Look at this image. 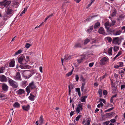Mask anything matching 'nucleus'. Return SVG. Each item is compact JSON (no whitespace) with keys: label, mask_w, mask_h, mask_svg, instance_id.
<instances>
[{"label":"nucleus","mask_w":125,"mask_h":125,"mask_svg":"<svg viewBox=\"0 0 125 125\" xmlns=\"http://www.w3.org/2000/svg\"><path fill=\"white\" fill-rule=\"evenodd\" d=\"M121 54L122 52L121 51H120L118 52V54H117L116 55L118 57Z\"/></svg>","instance_id":"nucleus-60"},{"label":"nucleus","mask_w":125,"mask_h":125,"mask_svg":"<svg viewBox=\"0 0 125 125\" xmlns=\"http://www.w3.org/2000/svg\"><path fill=\"white\" fill-rule=\"evenodd\" d=\"M117 12L116 10L115 9H114L113 11L112 14H111V15L112 17H113L116 16Z\"/></svg>","instance_id":"nucleus-19"},{"label":"nucleus","mask_w":125,"mask_h":125,"mask_svg":"<svg viewBox=\"0 0 125 125\" xmlns=\"http://www.w3.org/2000/svg\"><path fill=\"white\" fill-rule=\"evenodd\" d=\"M75 79L76 81H78L79 79V77L78 75H75Z\"/></svg>","instance_id":"nucleus-51"},{"label":"nucleus","mask_w":125,"mask_h":125,"mask_svg":"<svg viewBox=\"0 0 125 125\" xmlns=\"http://www.w3.org/2000/svg\"><path fill=\"white\" fill-rule=\"evenodd\" d=\"M18 61L21 64H25L26 62L25 58L23 55H21L18 58Z\"/></svg>","instance_id":"nucleus-1"},{"label":"nucleus","mask_w":125,"mask_h":125,"mask_svg":"<svg viewBox=\"0 0 125 125\" xmlns=\"http://www.w3.org/2000/svg\"><path fill=\"white\" fill-rule=\"evenodd\" d=\"M42 66H41L40 67L39 69L40 71L42 73Z\"/></svg>","instance_id":"nucleus-62"},{"label":"nucleus","mask_w":125,"mask_h":125,"mask_svg":"<svg viewBox=\"0 0 125 125\" xmlns=\"http://www.w3.org/2000/svg\"><path fill=\"white\" fill-rule=\"evenodd\" d=\"M119 66L120 67H122L123 66V63L122 62H119Z\"/></svg>","instance_id":"nucleus-55"},{"label":"nucleus","mask_w":125,"mask_h":125,"mask_svg":"<svg viewBox=\"0 0 125 125\" xmlns=\"http://www.w3.org/2000/svg\"><path fill=\"white\" fill-rule=\"evenodd\" d=\"M11 1H3L0 2V5L1 6H4V7H8L9 5L10 4Z\"/></svg>","instance_id":"nucleus-5"},{"label":"nucleus","mask_w":125,"mask_h":125,"mask_svg":"<svg viewBox=\"0 0 125 125\" xmlns=\"http://www.w3.org/2000/svg\"><path fill=\"white\" fill-rule=\"evenodd\" d=\"M0 81L2 82H6L7 81V78L4 75H0Z\"/></svg>","instance_id":"nucleus-8"},{"label":"nucleus","mask_w":125,"mask_h":125,"mask_svg":"<svg viewBox=\"0 0 125 125\" xmlns=\"http://www.w3.org/2000/svg\"><path fill=\"white\" fill-rule=\"evenodd\" d=\"M13 105L14 107L15 108H19L20 106V104L17 102H16L14 103Z\"/></svg>","instance_id":"nucleus-23"},{"label":"nucleus","mask_w":125,"mask_h":125,"mask_svg":"<svg viewBox=\"0 0 125 125\" xmlns=\"http://www.w3.org/2000/svg\"><path fill=\"white\" fill-rule=\"evenodd\" d=\"M119 49V48L118 47H115L114 48V51H116Z\"/></svg>","instance_id":"nucleus-44"},{"label":"nucleus","mask_w":125,"mask_h":125,"mask_svg":"<svg viewBox=\"0 0 125 125\" xmlns=\"http://www.w3.org/2000/svg\"><path fill=\"white\" fill-rule=\"evenodd\" d=\"M121 42V40L119 37H115L112 40V43L119 45Z\"/></svg>","instance_id":"nucleus-3"},{"label":"nucleus","mask_w":125,"mask_h":125,"mask_svg":"<svg viewBox=\"0 0 125 125\" xmlns=\"http://www.w3.org/2000/svg\"><path fill=\"white\" fill-rule=\"evenodd\" d=\"M94 64V62H92L90 63L89 64V66L90 67H92L93 65Z\"/></svg>","instance_id":"nucleus-54"},{"label":"nucleus","mask_w":125,"mask_h":125,"mask_svg":"<svg viewBox=\"0 0 125 125\" xmlns=\"http://www.w3.org/2000/svg\"><path fill=\"white\" fill-rule=\"evenodd\" d=\"M103 106L104 104L102 102H101L100 104H98L97 105V107L98 108H100L101 106L102 107H103Z\"/></svg>","instance_id":"nucleus-35"},{"label":"nucleus","mask_w":125,"mask_h":125,"mask_svg":"<svg viewBox=\"0 0 125 125\" xmlns=\"http://www.w3.org/2000/svg\"><path fill=\"white\" fill-rule=\"evenodd\" d=\"M8 82L9 83L10 85L12 87L15 88H17L18 87V85L17 83L11 79L8 81Z\"/></svg>","instance_id":"nucleus-2"},{"label":"nucleus","mask_w":125,"mask_h":125,"mask_svg":"<svg viewBox=\"0 0 125 125\" xmlns=\"http://www.w3.org/2000/svg\"><path fill=\"white\" fill-rule=\"evenodd\" d=\"M23 109L24 110L27 111L30 108V105L28 104L26 105H24L22 106Z\"/></svg>","instance_id":"nucleus-17"},{"label":"nucleus","mask_w":125,"mask_h":125,"mask_svg":"<svg viewBox=\"0 0 125 125\" xmlns=\"http://www.w3.org/2000/svg\"><path fill=\"white\" fill-rule=\"evenodd\" d=\"M81 44L80 43H76L74 46V48H77L81 47Z\"/></svg>","instance_id":"nucleus-24"},{"label":"nucleus","mask_w":125,"mask_h":125,"mask_svg":"<svg viewBox=\"0 0 125 125\" xmlns=\"http://www.w3.org/2000/svg\"><path fill=\"white\" fill-rule=\"evenodd\" d=\"M107 76L106 73H105V74L103 75V76H101L100 77V78L101 79H103L106 77Z\"/></svg>","instance_id":"nucleus-46"},{"label":"nucleus","mask_w":125,"mask_h":125,"mask_svg":"<svg viewBox=\"0 0 125 125\" xmlns=\"http://www.w3.org/2000/svg\"><path fill=\"white\" fill-rule=\"evenodd\" d=\"M108 61V58L106 57L103 58L100 61L101 65H104Z\"/></svg>","instance_id":"nucleus-7"},{"label":"nucleus","mask_w":125,"mask_h":125,"mask_svg":"<svg viewBox=\"0 0 125 125\" xmlns=\"http://www.w3.org/2000/svg\"><path fill=\"white\" fill-rule=\"evenodd\" d=\"M5 68L3 67H0V73H3V70L5 69Z\"/></svg>","instance_id":"nucleus-30"},{"label":"nucleus","mask_w":125,"mask_h":125,"mask_svg":"<svg viewBox=\"0 0 125 125\" xmlns=\"http://www.w3.org/2000/svg\"><path fill=\"white\" fill-rule=\"evenodd\" d=\"M102 91L101 89H100L99 90L98 93L100 97H101L102 96Z\"/></svg>","instance_id":"nucleus-38"},{"label":"nucleus","mask_w":125,"mask_h":125,"mask_svg":"<svg viewBox=\"0 0 125 125\" xmlns=\"http://www.w3.org/2000/svg\"><path fill=\"white\" fill-rule=\"evenodd\" d=\"M86 56L85 55H81L80 58L77 60L78 63L79 64L83 62V61L85 59Z\"/></svg>","instance_id":"nucleus-6"},{"label":"nucleus","mask_w":125,"mask_h":125,"mask_svg":"<svg viewBox=\"0 0 125 125\" xmlns=\"http://www.w3.org/2000/svg\"><path fill=\"white\" fill-rule=\"evenodd\" d=\"M125 87V85H122L121 86V89L122 90L123 88Z\"/></svg>","instance_id":"nucleus-64"},{"label":"nucleus","mask_w":125,"mask_h":125,"mask_svg":"<svg viewBox=\"0 0 125 125\" xmlns=\"http://www.w3.org/2000/svg\"><path fill=\"white\" fill-rule=\"evenodd\" d=\"M29 71H30V72H31V73L30 74V76H28V77H27H27H26V78L27 79H28L34 73V71L33 70H29Z\"/></svg>","instance_id":"nucleus-32"},{"label":"nucleus","mask_w":125,"mask_h":125,"mask_svg":"<svg viewBox=\"0 0 125 125\" xmlns=\"http://www.w3.org/2000/svg\"><path fill=\"white\" fill-rule=\"evenodd\" d=\"M43 23H44L43 22H42L41 23L40 25L39 26H38V27H35V29H36V28H37L38 27H40V26H41L42 25H43Z\"/></svg>","instance_id":"nucleus-59"},{"label":"nucleus","mask_w":125,"mask_h":125,"mask_svg":"<svg viewBox=\"0 0 125 125\" xmlns=\"http://www.w3.org/2000/svg\"><path fill=\"white\" fill-rule=\"evenodd\" d=\"M28 86L29 88L31 89H35L36 88V86L33 81H32L31 83H30Z\"/></svg>","instance_id":"nucleus-10"},{"label":"nucleus","mask_w":125,"mask_h":125,"mask_svg":"<svg viewBox=\"0 0 125 125\" xmlns=\"http://www.w3.org/2000/svg\"><path fill=\"white\" fill-rule=\"evenodd\" d=\"M73 69L74 68H73V69L71 71L69 72L68 73H67L66 74V75L68 77L71 75L72 74V73L73 72Z\"/></svg>","instance_id":"nucleus-34"},{"label":"nucleus","mask_w":125,"mask_h":125,"mask_svg":"<svg viewBox=\"0 0 125 125\" xmlns=\"http://www.w3.org/2000/svg\"><path fill=\"white\" fill-rule=\"evenodd\" d=\"M69 95L71 93V89H70V85H69Z\"/></svg>","instance_id":"nucleus-53"},{"label":"nucleus","mask_w":125,"mask_h":125,"mask_svg":"<svg viewBox=\"0 0 125 125\" xmlns=\"http://www.w3.org/2000/svg\"><path fill=\"white\" fill-rule=\"evenodd\" d=\"M20 67L22 69H29L31 68V66L28 65H21Z\"/></svg>","instance_id":"nucleus-16"},{"label":"nucleus","mask_w":125,"mask_h":125,"mask_svg":"<svg viewBox=\"0 0 125 125\" xmlns=\"http://www.w3.org/2000/svg\"><path fill=\"white\" fill-rule=\"evenodd\" d=\"M29 86H28L26 88V91L28 94L30 92V89Z\"/></svg>","instance_id":"nucleus-39"},{"label":"nucleus","mask_w":125,"mask_h":125,"mask_svg":"<svg viewBox=\"0 0 125 125\" xmlns=\"http://www.w3.org/2000/svg\"><path fill=\"white\" fill-rule=\"evenodd\" d=\"M104 26L107 30V29H109V28L111 26V24H110L109 21H107L105 23Z\"/></svg>","instance_id":"nucleus-18"},{"label":"nucleus","mask_w":125,"mask_h":125,"mask_svg":"<svg viewBox=\"0 0 125 125\" xmlns=\"http://www.w3.org/2000/svg\"><path fill=\"white\" fill-rule=\"evenodd\" d=\"M15 65V61L13 60L11 61L9 63V66L10 67H13Z\"/></svg>","instance_id":"nucleus-21"},{"label":"nucleus","mask_w":125,"mask_h":125,"mask_svg":"<svg viewBox=\"0 0 125 125\" xmlns=\"http://www.w3.org/2000/svg\"><path fill=\"white\" fill-rule=\"evenodd\" d=\"M35 96H34L32 94H31L30 96L29 97V98L31 101H33Z\"/></svg>","instance_id":"nucleus-20"},{"label":"nucleus","mask_w":125,"mask_h":125,"mask_svg":"<svg viewBox=\"0 0 125 125\" xmlns=\"http://www.w3.org/2000/svg\"><path fill=\"white\" fill-rule=\"evenodd\" d=\"M103 94L104 95H106L107 94V91L106 90H104L103 92Z\"/></svg>","instance_id":"nucleus-45"},{"label":"nucleus","mask_w":125,"mask_h":125,"mask_svg":"<svg viewBox=\"0 0 125 125\" xmlns=\"http://www.w3.org/2000/svg\"><path fill=\"white\" fill-rule=\"evenodd\" d=\"M76 92H79L80 91V89L79 88H76Z\"/></svg>","instance_id":"nucleus-58"},{"label":"nucleus","mask_w":125,"mask_h":125,"mask_svg":"<svg viewBox=\"0 0 125 125\" xmlns=\"http://www.w3.org/2000/svg\"><path fill=\"white\" fill-rule=\"evenodd\" d=\"M105 39L110 42H111L112 41V39L110 37H107L105 38Z\"/></svg>","instance_id":"nucleus-28"},{"label":"nucleus","mask_w":125,"mask_h":125,"mask_svg":"<svg viewBox=\"0 0 125 125\" xmlns=\"http://www.w3.org/2000/svg\"><path fill=\"white\" fill-rule=\"evenodd\" d=\"M24 92L25 91L24 90L21 89H19L16 92L17 94L19 95L24 93Z\"/></svg>","instance_id":"nucleus-15"},{"label":"nucleus","mask_w":125,"mask_h":125,"mask_svg":"<svg viewBox=\"0 0 125 125\" xmlns=\"http://www.w3.org/2000/svg\"><path fill=\"white\" fill-rule=\"evenodd\" d=\"M15 79L16 80L21 81V75L20 72H17L16 76L15 77Z\"/></svg>","instance_id":"nucleus-12"},{"label":"nucleus","mask_w":125,"mask_h":125,"mask_svg":"<svg viewBox=\"0 0 125 125\" xmlns=\"http://www.w3.org/2000/svg\"><path fill=\"white\" fill-rule=\"evenodd\" d=\"M107 31L109 33H111V32H114L115 31V30L113 29H110L109 28V29H107Z\"/></svg>","instance_id":"nucleus-31"},{"label":"nucleus","mask_w":125,"mask_h":125,"mask_svg":"<svg viewBox=\"0 0 125 125\" xmlns=\"http://www.w3.org/2000/svg\"><path fill=\"white\" fill-rule=\"evenodd\" d=\"M112 22L111 24V25H112L113 26H114L116 23V21H112Z\"/></svg>","instance_id":"nucleus-52"},{"label":"nucleus","mask_w":125,"mask_h":125,"mask_svg":"<svg viewBox=\"0 0 125 125\" xmlns=\"http://www.w3.org/2000/svg\"><path fill=\"white\" fill-rule=\"evenodd\" d=\"M121 29L122 30H124V32H125V26H123L121 28Z\"/></svg>","instance_id":"nucleus-63"},{"label":"nucleus","mask_w":125,"mask_h":125,"mask_svg":"<svg viewBox=\"0 0 125 125\" xmlns=\"http://www.w3.org/2000/svg\"><path fill=\"white\" fill-rule=\"evenodd\" d=\"M90 40L88 38H86L84 41V44H86L87 43L89 42H90Z\"/></svg>","instance_id":"nucleus-33"},{"label":"nucleus","mask_w":125,"mask_h":125,"mask_svg":"<svg viewBox=\"0 0 125 125\" xmlns=\"http://www.w3.org/2000/svg\"><path fill=\"white\" fill-rule=\"evenodd\" d=\"M98 32L100 34H105V32L103 28L100 27L98 30Z\"/></svg>","instance_id":"nucleus-14"},{"label":"nucleus","mask_w":125,"mask_h":125,"mask_svg":"<svg viewBox=\"0 0 125 125\" xmlns=\"http://www.w3.org/2000/svg\"><path fill=\"white\" fill-rule=\"evenodd\" d=\"M109 123V121H106L104 123V125H108Z\"/></svg>","instance_id":"nucleus-49"},{"label":"nucleus","mask_w":125,"mask_h":125,"mask_svg":"<svg viewBox=\"0 0 125 125\" xmlns=\"http://www.w3.org/2000/svg\"><path fill=\"white\" fill-rule=\"evenodd\" d=\"M99 102L101 103L102 102L104 104H105L106 102V101L105 100L103 99H99Z\"/></svg>","instance_id":"nucleus-40"},{"label":"nucleus","mask_w":125,"mask_h":125,"mask_svg":"<svg viewBox=\"0 0 125 125\" xmlns=\"http://www.w3.org/2000/svg\"><path fill=\"white\" fill-rule=\"evenodd\" d=\"M83 109V106L81 104H79L78 105V106L76 109V111L79 113L80 112V110L82 111Z\"/></svg>","instance_id":"nucleus-11"},{"label":"nucleus","mask_w":125,"mask_h":125,"mask_svg":"<svg viewBox=\"0 0 125 125\" xmlns=\"http://www.w3.org/2000/svg\"><path fill=\"white\" fill-rule=\"evenodd\" d=\"M5 94H3L0 93V98L5 97Z\"/></svg>","instance_id":"nucleus-43"},{"label":"nucleus","mask_w":125,"mask_h":125,"mask_svg":"<svg viewBox=\"0 0 125 125\" xmlns=\"http://www.w3.org/2000/svg\"><path fill=\"white\" fill-rule=\"evenodd\" d=\"M114 109V108L113 107L110 108L107 110H105L104 112H109L110 111L113 110Z\"/></svg>","instance_id":"nucleus-47"},{"label":"nucleus","mask_w":125,"mask_h":125,"mask_svg":"<svg viewBox=\"0 0 125 125\" xmlns=\"http://www.w3.org/2000/svg\"><path fill=\"white\" fill-rule=\"evenodd\" d=\"M90 121L89 119L87 121L86 125H90Z\"/></svg>","instance_id":"nucleus-57"},{"label":"nucleus","mask_w":125,"mask_h":125,"mask_svg":"<svg viewBox=\"0 0 125 125\" xmlns=\"http://www.w3.org/2000/svg\"><path fill=\"white\" fill-rule=\"evenodd\" d=\"M113 49V47H111L108 50V53L110 55H111L112 54V50Z\"/></svg>","instance_id":"nucleus-25"},{"label":"nucleus","mask_w":125,"mask_h":125,"mask_svg":"<svg viewBox=\"0 0 125 125\" xmlns=\"http://www.w3.org/2000/svg\"><path fill=\"white\" fill-rule=\"evenodd\" d=\"M80 79L83 82H84L85 81V79H84L82 76H81L80 77Z\"/></svg>","instance_id":"nucleus-50"},{"label":"nucleus","mask_w":125,"mask_h":125,"mask_svg":"<svg viewBox=\"0 0 125 125\" xmlns=\"http://www.w3.org/2000/svg\"><path fill=\"white\" fill-rule=\"evenodd\" d=\"M71 59V56L70 55V56H69L67 58H64L63 60H69L70 59Z\"/></svg>","instance_id":"nucleus-48"},{"label":"nucleus","mask_w":125,"mask_h":125,"mask_svg":"<svg viewBox=\"0 0 125 125\" xmlns=\"http://www.w3.org/2000/svg\"><path fill=\"white\" fill-rule=\"evenodd\" d=\"M87 97L86 96H83L82 97L81 99V101L82 102H84L85 101V99Z\"/></svg>","instance_id":"nucleus-26"},{"label":"nucleus","mask_w":125,"mask_h":125,"mask_svg":"<svg viewBox=\"0 0 125 125\" xmlns=\"http://www.w3.org/2000/svg\"><path fill=\"white\" fill-rule=\"evenodd\" d=\"M114 114L113 112L108 113L105 114V116L106 118H109L112 117L114 115Z\"/></svg>","instance_id":"nucleus-13"},{"label":"nucleus","mask_w":125,"mask_h":125,"mask_svg":"<svg viewBox=\"0 0 125 125\" xmlns=\"http://www.w3.org/2000/svg\"><path fill=\"white\" fill-rule=\"evenodd\" d=\"M100 23L99 22H97L95 23L94 25V28L95 29H97L98 27L100 26Z\"/></svg>","instance_id":"nucleus-22"},{"label":"nucleus","mask_w":125,"mask_h":125,"mask_svg":"<svg viewBox=\"0 0 125 125\" xmlns=\"http://www.w3.org/2000/svg\"><path fill=\"white\" fill-rule=\"evenodd\" d=\"M40 122L41 123V124H42L43 121V117L42 116H41L40 118Z\"/></svg>","instance_id":"nucleus-37"},{"label":"nucleus","mask_w":125,"mask_h":125,"mask_svg":"<svg viewBox=\"0 0 125 125\" xmlns=\"http://www.w3.org/2000/svg\"><path fill=\"white\" fill-rule=\"evenodd\" d=\"M93 26H90V28L89 29H88L87 31L88 32L90 33L93 30Z\"/></svg>","instance_id":"nucleus-27"},{"label":"nucleus","mask_w":125,"mask_h":125,"mask_svg":"<svg viewBox=\"0 0 125 125\" xmlns=\"http://www.w3.org/2000/svg\"><path fill=\"white\" fill-rule=\"evenodd\" d=\"M5 12L6 14L8 15L12 14L13 13V10L10 6L6 8Z\"/></svg>","instance_id":"nucleus-4"},{"label":"nucleus","mask_w":125,"mask_h":125,"mask_svg":"<svg viewBox=\"0 0 125 125\" xmlns=\"http://www.w3.org/2000/svg\"><path fill=\"white\" fill-rule=\"evenodd\" d=\"M122 32V31L120 30L117 31H116L115 33L114 34V35H118L121 34Z\"/></svg>","instance_id":"nucleus-29"},{"label":"nucleus","mask_w":125,"mask_h":125,"mask_svg":"<svg viewBox=\"0 0 125 125\" xmlns=\"http://www.w3.org/2000/svg\"><path fill=\"white\" fill-rule=\"evenodd\" d=\"M31 46V44H29L28 43H27L26 44L25 47L27 48H28Z\"/></svg>","instance_id":"nucleus-42"},{"label":"nucleus","mask_w":125,"mask_h":125,"mask_svg":"<svg viewBox=\"0 0 125 125\" xmlns=\"http://www.w3.org/2000/svg\"><path fill=\"white\" fill-rule=\"evenodd\" d=\"M110 121L112 123H114L116 121V120L115 119H112Z\"/></svg>","instance_id":"nucleus-56"},{"label":"nucleus","mask_w":125,"mask_h":125,"mask_svg":"<svg viewBox=\"0 0 125 125\" xmlns=\"http://www.w3.org/2000/svg\"><path fill=\"white\" fill-rule=\"evenodd\" d=\"M74 114V111H72L70 114V115L71 116H72Z\"/></svg>","instance_id":"nucleus-61"},{"label":"nucleus","mask_w":125,"mask_h":125,"mask_svg":"<svg viewBox=\"0 0 125 125\" xmlns=\"http://www.w3.org/2000/svg\"><path fill=\"white\" fill-rule=\"evenodd\" d=\"M82 116L81 115H78L76 118L75 120L77 121L79 120L80 118Z\"/></svg>","instance_id":"nucleus-41"},{"label":"nucleus","mask_w":125,"mask_h":125,"mask_svg":"<svg viewBox=\"0 0 125 125\" xmlns=\"http://www.w3.org/2000/svg\"><path fill=\"white\" fill-rule=\"evenodd\" d=\"M8 86L6 84L3 83L2 85V90L4 91H7L8 90Z\"/></svg>","instance_id":"nucleus-9"},{"label":"nucleus","mask_w":125,"mask_h":125,"mask_svg":"<svg viewBox=\"0 0 125 125\" xmlns=\"http://www.w3.org/2000/svg\"><path fill=\"white\" fill-rule=\"evenodd\" d=\"M21 52L22 50H19L17 52L15 53V55H17L18 54H20L21 53Z\"/></svg>","instance_id":"nucleus-36"}]
</instances>
